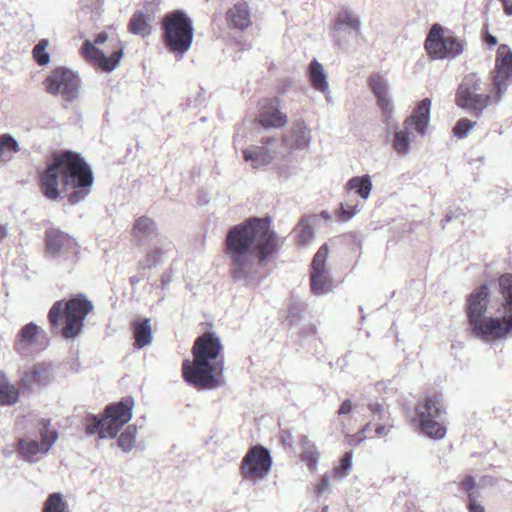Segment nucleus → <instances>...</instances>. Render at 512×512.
Listing matches in <instances>:
<instances>
[{
	"instance_id": "nucleus-1",
	"label": "nucleus",
	"mask_w": 512,
	"mask_h": 512,
	"mask_svg": "<svg viewBox=\"0 0 512 512\" xmlns=\"http://www.w3.org/2000/svg\"><path fill=\"white\" fill-rule=\"evenodd\" d=\"M225 245L232 278L251 284L258 279L259 266L276 251L277 236L268 220L249 218L228 231Z\"/></svg>"
},
{
	"instance_id": "nucleus-2",
	"label": "nucleus",
	"mask_w": 512,
	"mask_h": 512,
	"mask_svg": "<svg viewBox=\"0 0 512 512\" xmlns=\"http://www.w3.org/2000/svg\"><path fill=\"white\" fill-rule=\"evenodd\" d=\"M92 183L90 167L79 154L72 151L55 155L52 163L39 176V186L46 198L55 200L61 191L72 189L73 192L68 194L71 204L83 199Z\"/></svg>"
},
{
	"instance_id": "nucleus-3",
	"label": "nucleus",
	"mask_w": 512,
	"mask_h": 512,
	"mask_svg": "<svg viewBox=\"0 0 512 512\" xmlns=\"http://www.w3.org/2000/svg\"><path fill=\"white\" fill-rule=\"evenodd\" d=\"M220 338L205 332L194 342L193 360L186 359L182 364L185 381L202 390H215L224 384V356Z\"/></svg>"
},
{
	"instance_id": "nucleus-4",
	"label": "nucleus",
	"mask_w": 512,
	"mask_h": 512,
	"mask_svg": "<svg viewBox=\"0 0 512 512\" xmlns=\"http://www.w3.org/2000/svg\"><path fill=\"white\" fill-rule=\"evenodd\" d=\"M490 291L487 285L473 290L467 299V314L471 334L486 343L507 339L510 333L502 320L499 307L493 316H487Z\"/></svg>"
},
{
	"instance_id": "nucleus-5",
	"label": "nucleus",
	"mask_w": 512,
	"mask_h": 512,
	"mask_svg": "<svg viewBox=\"0 0 512 512\" xmlns=\"http://www.w3.org/2000/svg\"><path fill=\"white\" fill-rule=\"evenodd\" d=\"M93 310V303L84 295H76L67 301H57L48 313L52 331L64 338H74L82 330L84 319Z\"/></svg>"
},
{
	"instance_id": "nucleus-6",
	"label": "nucleus",
	"mask_w": 512,
	"mask_h": 512,
	"mask_svg": "<svg viewBox=\"0 0 512 512\" xmlns=\"http://www.w3.org/2000/svg\"><path fill=\"white\" fill-rule=\"evenodd\" d=\"M431 116V100H421L400 126L393 130L391 145L393 150L402 156L409 154L411 144L417 137H425Z\"/></svg>"
},
{
	"instance_id": "nucleus-7",
	"label": "nucleus",
	"mask_w": 512,
	"mask_h": 512,
	"mask_svg": "<svg viewBox=\"0 0 512 512\" xmlns=\"http://www.w3.org/2000/svg\"><path fill=\"white\" fill-rule=\"evenodd\" d=\"M482 86V79L477 73L465 75L456 91L457 106L480 116L489 105L502 99L497 91H493L492 84L488 93L483 91Z\"/></svg>"
},
{
	"instance_id": "nucleus-8",
	"label": "nucleus",
	"mask_w": 512,
	"mask_h": 512,
	"mask_svg": "<svg viewBox=\"0 0 512 512\" xmlns=\"http://www.w3.org/2000/svg\"><path fill=\"white\" fill-rule=\"evenodd\" d=\"M443 414V397L436 394L426 396L416 404L412 422L422 435L440 440L447 432Z\"/></svg>"
},
{
	"instance_id": "nucleus-9",
	"label": "nucleus",
	"mask_w": 512,
	"mask_h": 512,
	"mask_svg": "<svg viewBox=\"0 0 512 512\" xmlns=\"http://www.w3.org/2000/svg\"><path fill=\"white\" fill-rule=\"evenodd\" d=\"M163 28L168 49L182 57L192 45V20L183 11H174L165 15Z\"/></svg>"
},
{
	"instance_id": "nucleus-10",
	"label": "nucleus",
	"mask_w": 512,
	"mask_h": 512,
	"mask_svg": "<svg viewBox=\"0 0 512 512\" xmlns=\"http://www.w3.org/2000/svg\"><path fill=\"white\" fill-rule=\"evenodd\" d=\"M134 406L135 401L131 396L106 406L103 417L98 418V437L115 438L131 420Z\"/></svg>"
},
{
	"instance_id": "nucleus-11",
	"label": "nucleus",
	"mask_w": 512,
	"mask_h": 512,
	"mask_svg": "<svg viewBox=\"0 0 512 512\" xmlns=\"http://www.w3.org/2000/svg\"><path fill=\"white\" fill-rule=\"evenodd\" d=\"M272 463L268 449L260 445L253 446L241 461V476L247 481L257 483L269 475Z\"/></svg>"
},
{
	"instance_id": "nucleus-12",
	"label": "nucleus",
	"mask_w": 512,
	"mask_h": 512,
	"mask_svg": "<svg viewBox=\"0 0 512 512\" xmlns=\"http://www.w3.org/2000/svg\"><path fill=\"white\" fill-rule=\"evenodd\" d=\"M329 247L323 244L313 257L310 272L311 290L317 296L325 295L333 290L331 271L327 266Z\"/></svg>"
},
{
	"instance_id": "nucleus-13",
	"label": "nucleus",
	"mask_w": 512,
	"mask_h": 512,
	"mask_svg": "<svg viewBox=\"0 0 512 512\" xmlns=\"http://www.w3.org/2000/svg\"><path fill=\"white\" fill-rule=\"evenodd\" d=\"M45 90L53 95L60 94L66 100L76 97L79 88V79L70 69L57 67L51 71L44 80Z\"/></svg>"
},
{
	"instance_id": "nucleus-14",
	"label": "nucleus",
	"mask_w": 512,
	"mask_h": 512,
	"mask_svg": "<svg viewBox=\"0 0 512 512\" xmlns=\"http://www.w3.org/2000/svg\"><path fill=\"white\" fill-rule=\"evenodd\" d=\"M512 81V52L506 45H500L497 51L496 68L492 76L493 91L501 97L506 93Z\"/></svg>"
},
{
	"instance_id": "nucleus-15",
	"label": "nucleus",
	"mask_w": 512,
	"mask_h": 512,
	"mask_svg": "<svg viewBox=\"0 0 512 512\" xmlns=\"http://www.w3.org/2000/svg\"><path fill=\"white\" fill-rule=\"evenodd\" d=\"M54 380V373L50 365L37 363L25 369L19 378L18 385L23 393H31L36 388H43Z\"/></svg>"
},
{
	"instance_id": "nucleus-16",
	"label": "nucleus",
	"mask_w": 512,
	"mask_h": 512,
	"mask_svg": "<svg viewBox=\"0 0 512 512\" xmlns=\"http://www.w3.org/2000/svg\"><path fill=\"white\" fill-rule=\"evenodd\" d=\"M278 140L266 138L261 146L251 145L243 151L246 162L250 163L253 169H259L269 165L278 153Z\"/></svg>"
},
{
	"instance_id": "nucleus-17",
	"label": "nucleus",
	"mask_w": 512,
	"mask_h": 512,
	"mask_svg": "<svg viewBox=\"0 0 512 512\" xmlns=\"http://www.w3.org/2000/svg\"><path fill=\"white\" fill-rule=\"evenodd\" d=\"M45 248L47 253L53 257L74 256L78 253V246L73 238L55 228H50L45 232Z\"/></svg>"
},
{
	"instance_id": "nucleus-18",
	"label": "nucleus",
	"mask_w": 512,
	"mask_h": 512,
	"mask_svg": "<svg viewBox=\"0 0 512 512\" xmlns=\"http://www.w3.org/2000/svg\"><path fill=\"white\" fill-rule=\"evenodd\" d=\"M370 87L377 98V102L382 111L384 122L391 125L394 122V108L388 95V80L380 74L370 77Z\"/></svg>"
},
{
	"instance_id": "nucleus-19",
	"label": "nucleus",
	"mask_w": 512,
	"mask_h": 512,
	"mask_svg": "<svg viewBox=\"0 0 512 512\" xmlns=\"http://www.w3.org/2000/svg\"><path fill=\"white\" fill-rule=\"evenodd\" d=\"M501 302L498 306L507 329L512 336V274H503L498 279Z\"/></svg>"
},
{
	"instance_id": "nucleus-20",
	"label": "nucleus",
	"mask_w": 512,
	"mask_h": 512,
	"mask_svg": "<svg viewBox=\"0 0 512 512\" xmlns=\"http://www.w3.org/2000/svg\"><path fill=\"white\" fill-rule=\"evenodd\" d=\"M123 56V46L115 38L110 40V48L98 49V68L105 72H112L119 65Z\"/></svg>"
},
{
	"instance_id": "nucleus-21",
	"label": "nucleus",
	"mask_w": 512,
	"mask_h": 512,
	"mask_svg": "<svg viewBox=\"0 0 512 512\" xmlns=\"http://www.w3.org/2000/svg\"><path fill=\"white\" fill-rule=\"evenodd\" d=\"M308 75L312 87L322 93L328 103H332L333 97L328 83V76L323 65L316 59L312 60L309 64Z\"/></svg>"
},
{
	"instance_id": "nucleus-22",
	"label": "nucleus",
	"mask_w": 512,
	"mask_h": 512,
	"mask_svg": "<svg viewBox=\"0 0 512 512\" xmlns=\"http://www.w3.org/2000/svg\"><path fill=\"white\" fill-rule=\"evenodd\" d=\"M446 39L447 36H444L443 28L439 24H434L425 41L426 51L431 58H445Z\"/></svg>"
},
{
	"instance_id": "nucleus-23",
	"label": "nucleus",
	"mask_w": 512,
	"mask_h": 512,
	"mask_svg": "<svg viewBox=\"0 0 512 512\" xmlns=\"http://www.w3.org/2000/svg\"><path fill=\"white\" fill-rule=\"evenodd\" d=\"M229 27L245 30L251 25L250 8L245 1H239L226 13Z\"/></svg>"
},
{
	"instance_id": "nucleus-24",
	"label": "nucleus",
	"mask_w": 512,
	"mask_h": 512,
	"mask_svg": "<svg viewBox=\"0 0 512 512\" xmlns=\"http://www.w3.org/2000/svg\"><path fill=\"white\" fill-rule=\"evenodd\" d=\"M258 121L265 128H279L286 124L287 117L271 102L261 104Z\"/></svg>"
},
{
	"instance_id": "nucleus-25",
	"label": "nucleus",
	"mask_w": 512,
	"mask_h": 512,
	"mask_svg": "<svg viewBox=\"0 0 512 512\" xmlns=\"http://www.w3.org/2000/svg\"><path fill=\"white\" fill-rule=\"evenodd\" d=\"M159 235V229L156 222L147 217L141 216L135 220L133 226V236L138 242H145L156 239Z\"/></svg>"
},
{
	"instance_id": "nucleus-26",
	"label": "nucleus",
	"mask_w": 512,
	"mask_h": 512,
	"mask_svg": "<svg viewBox=\"0 0 512 512\" xmlns=\"http://www.w3.org/2000/svg\"><path fill=\"white\" fill-rule=\"evenodd\" d=\"M134 347L142 349L152 342V328L150 319H137L133 323Z\"/></svg>"
},
{
	"instance_id": "nucleus-27",
	"label": "nucleus",
	"mask_w": 512,
	"mask_h": 512,
	"mask_svg": "<svg viewBox=\"0 0 512 512\" xmlns=\"http://www.w3.org/2000/svg\"><path fill=\"white\" fill-rule=\"evenodd\" d=\"M20 386L12 384L6 374L0 371V405L11 406L18 402L20 397Z\"/></svg>"
},
{
	"instance_id": "nucleus-28",
	"label": "nucleus",
	"mask_w": 512,
	"mask_h": 512,
	"mask_svg": "<svg viewBox=\"0 0 512 512\" xmlns=\"http://www.w3.org/2000/svg\"><path fill=\"white\" fill-rule=\"evenodd\" d=\"M361 22L357 15L350 10H342L337 14L335 31H346L349 34H359Z\"/></svg>"
},
{
	"instance_id": "nucleus-29",
	"label": "nucleus",
	"mask_w": 512,
	"mask_h": 512,
	"mask_svg": "<svg viewBox=\"0 0 512 512\" xmlns=\"http://www.w3.org/2000/svg\"><path fill=\"white\" fill-rule=\"evenodd\" d=\"M138 427L135 424H129L123 428L117 437V446L124 453L129 454L137 447Z\"/></svg>"
},
{
	"instance_id": "nucleus-30",
	"label": "nucleus",
	"mask_w": 512,
	"mask_h": 512,
	"mask_svg": "<svg viewBox=\"0 0 512 512\" xmlns=\"http://www.w3.org/2000/svg\"><path fill=\"white\" fill-rule=\"evenodd\" d=\"M349 193L354 191L362 199H368L372 190V180L369 175L355 176L348 180L345 186Z\"/></svg>"
},
{
	"instance_id": "nucleus-31",
	"label": "nucleus",
	"mask_w": 512,
	"mask_h": 512,
	"mask_svg": "<svg viewBox=\"0 0 512 512\" xmlns=\"http://www.w3.org/2000/svg\"><path fill=\"white\" fill-rule=\"evenodd\" d=\"M40 332L41 329L36 324H26L18 334L17 341L15 342V349L20 352L26 345L35 343Z\"/></svg>"
},
{
	"instance_id": "nucleus-32",
	"label": "nucleus",
	"mask_w": 512,
	"mask_h": 512,
	"mask_svg": "<svg viewBox=\"0 0 512 512\" xmlns=\"http://www.w3.org/2000/svg\"><path fill=\"white\" fill-rule=\"evenodd\" d=\"M300 444L302 448V460L306 462L310 470H314L320 457L316 445L305 435L301 436Z\"/></svg>"
},
{
	"instance_id": "nucleus-33",
	"label": "nucleus",
	"mask_w": 512,
	"mask_h": 512,
	"mask_svg": "<svg viewBox=\"0 0 512 512\" xmlns=\"http://www.w3.org/2000/svg\"><path fill=\"white\" fill-rule=\"evenodd\" d=\"M149 21V16L144 15L141 11H137L130 19L129 31L135 35L146 37L151 33Z\"/></svg>"
},
{
	"instance_id": "nucleus-34",
	"label": "nucleus",
	"mask_w": 512,
	"mask_h": 512,
	"mask_svg": "<svg viewBox=\"0 0 512 512\" xmlns=\"http://www.w3.org/2000/svg\"><path fill=\"white\" fill-rule=\"evenodd\" d=\"M294 234L300 246H304L312 241L315 231L308 218H301L294 228Z\"/></svg>"
},
{
	"instance_id": "nucleus-35",
	"label": "nucleus",
	"mask_w": 512,
	"mask_h": 512,
	"mask_svg": "<svg viewBox=\"0 0 512 512\" xmlns=\"http://www.w3.org/2000/svg\"><path fill=\"white\" fill-rule=\"evenodd\" d=\"M170 249H171L170 243H167V244L161 243V247L155 246V247L149 249L146 252L144 260L140 261V263H139L140 266L143 269H147V268L150 269V268L155 267L161 261L163 252L168 251Z\"/></svg>"
},
{
	"instance_id": "nucleus-36",
	"label": "nucleus",
	"mask_w": 512,
	"mask_h": 512,
	"mask_svg": "<svg viewBox=\"0 0 512 512\" xmlns=\"http://www.w3.org/2000/svg\"><path fill=\"white\" fill-rule=\"evenodd\" d=\"M19 151L17 141L8 134L0 135V160L8 161Z\"/></svg>"
},
{
	"instance_id": "nucleus-37",
	"label": "nucleus",
	"mask_w": 512,
	"mask_h": 512,
	"mask_svg": "<svg viewBox=\"0 0 512 512\" xmlns=\"http://www.w3.org/2000/svg\"><path fill=\"white\" fill-rule=\"evenodd\" d=\"M18 450L20 454L27 460H32L37 454L45 453L43 445L35 440L20 439L18 442Z\"/></svg>"
},
{
	"instance_id": "nucleus-38",
	"label": "nucleus",
	"mask_w": 512,
	"mask_h": 512,
	"mask_svg": "<svg viewBox=\"0 0 512 512\" xmlns=\"http://www.w3.org/2000/svg\"><path fill=\"white\" fill-rule=\"evenodd\" d=\"M42 512H70L61 493L50 494L44 502Z\"/></svg>"
},
{
	"instance_id": "nucleus-39",
	"label": "nucleus",
	"mask_w": 512,
	"mask_h": 512,
	"mask_svg": "<svg viewBox=\"0 0 512 512\" xmlns=\"http://www.w3.org/2000/svg\"><path fill=\"white\" fill-rule=\"evenodd\" d=\"M48 46V39H41L32 50L33 59L39 66L47 65L50 61V55L47 52Z\"/></svg>"
},
{
	"instance_id": "nucleus-40",
	"label": "nucleus",
	"mask_w": 512,
	"mask_h": 512,
	"mask_svg": "<svg viewBox=\"0 0 512 512\" xmlns=\"http://www.w3.org/2000/svg\"><path fill=\"white\" fill-rule=\"evenodd\" d=\"M293 134L295 136V143L290 146L291 148L304 149L308 147L311 141V134L306 126L297 125L293 130Z\"/></svg>"
},
{
	"instance_id": "nucleus-41",
	"label": "nucleus",
	"mask_w": 512,
	"mask_h": 512,
	"mask_svg": "<svg viewBox=\"0 0 512 512\" xmlns=\"http://www.w3.org/2000/svg\"><path fill=\"white\" fill-rule=\"evenodd\" d=\"M446 45L445 58H455L461 55L466 47V43L462 39L453 36H447Z\"/></svg>"
},
{
	"instance_id": "nucleus-42",
	"label": "nucleus",
	"mask_w": 512,
	"mask_h": 512,
	"mask_svg": "<svg viewBox=\"0 0 512 512\" xmlns=\"http://www.w3.org/2000/svg\"><path fill=\"white\" fill-rule=\"evenodd\" d=\"M40 423L42 426L40 430L41 444L43 445L44 450L48 451L57 439V432L49 429L50 420L42 419Z\"/></svg>"
},
{
	"instance_id": "nucleus-43",
	"label": "nucleus",
	"mask_w": 512,
	"mask_h": 512,
	"mask_svg": "<svg viewBox=\"0 0 512 512\" xmlns=\"http://www.w3.org/2000/svg\"><path fill=\"white\" fill-rule=\"evenodd\" d=\"M360 211V203L359 201H346L341 204V207L338 211V217L343 221H349L352 219L358 212Z\"/></svg>"
},
{
	"instance_id": "nucleus-44",
	"label": "nucleus",
	"mask_w": 512,
	"mask_h": 512,
	"mask_svg": "<svg viewBox=\"0 0 512 512\" xmlns=\"http://www.w3.org/2000/svg\"><path fill=\"white\" fill-rule=\"evenodd\" d=\"M352 458L353 454L351 451H348L343 455L339 465L334 469L336 477L342 479L350 474L353 466Z\"/></svg>"
},
{
	"instance_id": "nucleus-45",
	"label": "nucleus",
	"mask_w": 512,
	"mask_h": 512,
	"mask_svg": "<svg viewBox=\"0 0 512 512\" xmlns=\"http://www.w3.org/2000/svg\"><path fill=\"white\" fill-rule=\"evenodd\" d=\"M475 125V121H471L467 118L460 119L453 129L454 135L460 139L464 138Z\"/></svg>"
},
{
	"instance_id": "nucleus-46",
	"label": "nucleus",
	"mask_w": 512,
	"mask_h": 512,
	"mask_svg": "<svg viewBox=\"0 0 512 512\" xmlns=\"http://www.w3.org/2000/svg\"><path fill=\"white\" fill-rule=\"evenodd\" d=\"M81 54L86 60L96 64V46L93 42L85 41Z\"/></svg>"
},
{
	"instance_id": "nucleus-47",
	"label": "nucleus",
	"mask_w": 512,
	"mask_h": 512,
	"mask_svg": "<svg viewBox=\"0 0 512 512\" xmlns=\"http://www.w3.org/2000/svg\"><path fill=\"white\" fill-rule=\"evenodd\" d=\"M371 427H372V423L368 422L359 432L350 436L349 442L351 444H358V443L362 442L365 438L368 437L366 435V433L371 430Z\"/></svg>"
},
{
	"instance_id": "nucleus-48",
	"label": "nucleus",
	"mask_w": 512,
	"mask_h": 512,
	"mask_svg": "<svg viewBox=\"0 0 512 512\" xmlns=\"http://www.w3.org/2000/svg\"><path fill=\"white\" fill-rule=\"evenodd\" d=\"M299 307L297 305H291L288 310V316L286 318L287 324L292 327L298 323Z\"/></svg>"
},
{
	"instance_id": "nucleus-49",
	"label": "nucleus",
	"mask_w": 512,
	"mask_h": 512,
	"mask_svg": "<svg viewBox=\"0 0 512 512\" xmlns=\"http://www.w3.org/2000/svg\"><path fill=\"white\" fill-rule=\"evenodd\" d=\"M369 410L371 411V413L373 415V420H382L383 419V413H384L383 405H381L379 403H370Z\"/></svg>"
},
{
	"instance_id": "nucleus-50",
	"label": "nucleus",
	"mask_w": 512,
	"mask_h": 512,
	"mask_svg": "<svg viewBox=\"0 0 512 512\" xmlns=\"http://www.w3.org/2000/svg\"><path fill=\"white\" fill-rule=\"evenodd\" d=\"M329 485H330L329 478L326 477V476H323L321 478V480L319 481V483L315 486V493L317 495H322L323 493L326 492V490L328 489Z\"/></svg>"
},
{
	"instance_id": "nucleus-51",
	"label": "nucleus",
	"mask_w": 512,
	"mask_h": 512,
	"mask_svg": "<svg viewBox=\"0 0 512 512\" xmlns=\"http://www.w3.org/2000/svg\"><path fill=\"white\" fill-rule=\"evenodd\" d=\"M469 512H484V507L474 498L473 494H469Z\"/></svg>"
},
{
	"instance_id": "nucleus-52",
	"label": "nucleus",
	"mask_w": 512,
	"mask_h": 512,
	"mask_svg": "<svg viewBox=\"0 0 512 512\" xmlns=\"http://www.w3.org/2000/svg\"><path fill=\"white\" fill-rule=\"evenodd\" d=\"M392 425H385V424H376L375 426V434L377 437H386L391 429H392Z\"/></svg>"
},
{
	"instance_id": "nucleus-53",
	"label": "nucleus",
	"mask_w": 512,
	"mask_h": 512,
	"mask_svg": "<svg viewBox=\"0 0 512 512\" xmlns=\"http://www.w3.org/2000/svg\"><path fill=\"white\" fill-rule=\"evenodd\" d=\"M475 487V479L471 476H467L462 481V488L469 494H473V489Z\"/></svg>"
},
{
	"instance_id": "nucleus-54",
	"label": "nucleus",
	"mask_w": 512,
	"mask_h": 512,
	"mask_svg": "<svg viewBox=\"0 0 512 512\" xmlns=\"http://www.w3.org/2000/svg\"><path fill=\"white\" fill-rule=\"evenodd\" d=\"M353 408H354V406L349 399L344 400L342 402V404L340 405V408L338 410V415L339 416L348 415L352 412Z\"/></svg>"
},
{
	"instance_id": "nucleus-55",
	"label": "nucleus",
	"mask_w": 512,
	"mask_h": 512,
	"mask_svg": "<svg viewBox=\"0 0 512 512\" xmlns=\"http://www.w3.org/2000/svg\"><path fill=\"white\" fill-rule=\"evenodd\" d=\"M504 7V12L508 16H512V0H501Z\"/></svg>"
},
{
	"instance_id": "nucleus-56",
	"label": "nucleus",
	"mask_w": 512,
	"mask_h": 512,
	"mask_svg": "<svg viewBox=\"0 0 512 512\" xmlns=\"http://www.w3.org/2000/svg\"><path fill=\"white\" fill-rule=\"evenodd\" d=\"M461 215V212L460 211H455V212H451L449 214H447L444 218V222L445 223H448L450 222L453 218H458L459 216Z\"/></svg>"
},
{
	"instance_id": "nucleus-57",
	"label": "nucleus",
	"mask_w": 512,
	"mask_h": 512,
	"mask_svg": "<svg viewBox=\"0 0 512 512\" xmlns=\"http://www.w3.org/2000/svg\"><path fill=\"white\" fill-rule=\"evenodd\" d=\"M486 42H487L489 45L494 46V45H496V44H497V38H496L495 36H493V35L488 34V35L486 36Z\"/></svg>"
},
{
	"instance_id": "nucleus-58",
	"label": "nucleus",
	"mask_w": 512,
	"mask_h": 512,
	"mask_svg": "<svg viewBox=\"0 0 512 512\" xmlns=\"http://www.w3.org/2000/svg\"><path fill=\"white\" fill-rule=\"evenodd\" d=\"M108 37L104 33H98V45L103 44L107 41Z\"/></svg>"
},
{
	"instance_id": "nucleus-59",
	"label": "nucleus",
	"mask_w": 512,
	"mask_h": 512,
	"mask_svg": "<svg viewBox=\"0 0 512 512\" xmlns=\"http://www.w3.org/2000/svg\"><path fill=\"white\" fill-rule=\"evenodd\" d=\"M7 237V230L6 228L0 224V241L5 239Z\"/></svg>"
},
{
	"instance_id": "nucleus-60",
	"label": "nucleus",
	"mask_w": 512,
	"mask_h": 512,
	"mask_svg": "<svg viewBox=\"0 0 512 512\" xmlns=\"http://www.w3.org/2000/svg\"><path fill=\"white\" fill-rule=\"evenodd\" d=\"M315 331H316V327L314 325H309V326H307V329L304 333L305 334H313V333H315Z\"/></svg>"
},
{
	"instance_id": "nucleus-61",
	"label": "nucleus",
	"mask_w": 512,
	"mask_h": 512,
	"mask_svg": "<svg viewBox=\"0 0 512 512\" xmlns=\"http://www.w3.org/2000/svg\"><path fill=\"white\" fill-rule=\"evenodd\" d=\"M321 217L326 219V220H330L332 218L331 215L328 212H326V211H322L321 212Z\"/></svg>"
},
{
	"instance_id": "nucleus-62",
	"label": "nucleus",
	"mask_w": 512,
	"mask_h": 512,
	"mask_svg": "<svg viewBox=\"0 0 512 512\" xmlns=\"http://www.w3.org/2000/svg\"><path fill=\"white\" fill-rule=\"evenodd\" d=\"M93 428H94V425H92V424L88 426L87 430H88L89 434H93L94 433Z\"/></svg>"
},
{
	"instance_id": "nucleus-63",
	"label": "nucleus",
	"mask_w": 512,
	"mask_h": 512,
	"mask_svg": "<svg viewBox=\"0 0 512 512\" xmlns=\"http://www.w3.org/2000/svg\"><path fill=\"white\" fill-rule=\"evenodd\" d=\"M138 282H139V279H138V278H136V277H132V278H131V283H132V284H136V283H138Z\"/></svg>"
},
{
	"instance_id": "nucleus-64",
	"label": "nucleus",
	"mask_w": 512,
	"mask_h": 512,
	"mask_svg": "<svg viewBox=\"0 0 512 512\" xmlns=\"http://www.w3.org/2000/svg\"><path fill=\"white\" fill-rule=\"evenodd\" d=\"M321 512H328V506L323 507Z\"/></svg>"
}]
</instances>
